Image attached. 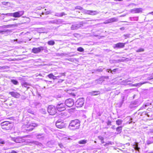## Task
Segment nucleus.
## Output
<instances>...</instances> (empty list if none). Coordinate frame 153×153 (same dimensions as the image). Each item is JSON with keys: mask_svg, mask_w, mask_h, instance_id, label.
I'll return each mask as SVG.
<instances>
[{"mask_svg": "<svg viewBox=\"0 0 153 153\" xmlns=\"http://www.w3.org/2000/svg\"><path fill=\"white\" fill-rule=\"evenodd\" d=\"M80 125V121L77 119L71 120L69 125L68 128L71 130H75L79 128Z\"/></svg>", "mask_w": 153, "mask_h": 153, "instance_id": "1", "label": "nucleus"}, {"mask_svg": "<svg viewBox=\"0 0 153 153\" xmlns=\"http://www.w3.org/2000/svg\"><path fill=\"white\" fill-rule=\"evenodd\" d=\"M38 125L35 123H32L31 124H30L28 122L26 124H24L22 127L23 128H25L26 131H32L34 128L37 127Z\"/></svg>", "mask_w": 153, "mask_h": 153, "instance_id": "2", "label": "nucleus"}, {"mask_svg": "<svg viewBox=\"0 0 153 153\" xmlns=\"http://www.w3.org/2000/svg\"><path fill=\"white\" fill-rule=\"evenodd\" d=\"M56 126L58 128H62L66 127V123L61 119H59L56 122Z\"/></svg>", "mask_w": 153, "mask_h": 153, "instance_id": "3", "label": "nucleus"}, {"mask_svg": "<svg viewBox=\"0 0 153 153\" xmlns=\"http://www.w3.org/2000/svg\"><path fill=\"white\" fill-rule=\"evenodd\" d=\"M2 128L6 130L10 129L12 127V124L8 121H4L1 124Z\"/></svg>", "mask_w": 153, "mask_h": 153, "instance_id": "4", "label": "nucleus"}, {"mask_svg": "<svg viewBox=\"0 0 153 153\" xmlns=\"http://www.w3.org/2000/svg\"><path fill=\"white\" fill-rule=\"evenodd\" d=\"M56 108L53 105H49L47 108V111L51 115H54L56 113Z\"/></svg>", "mask_w": 153, "mask_h": 153, "instance_id": "5", "label": "nucleus"}, {"mask_svg": "<svg viewBox=\"0 0 153 153\" xmlns=\"http://www.w3.org/2000/svg\"><path fill=\"white\" fill-rule=\"evenodd\" d=\"M56 108L57 110L62 111L65 110V103H61L59 102L56 105Z\"/></svg>", "mask_w": 153, "mask_h": 153, "instance_id": "6", "label": "nucleus"}, {"mask_svg": "<svg viewBox=\"0 0 153 153\" xmlns=\"http://www.w3.org/2000/svg\"><path fill=\"white\" fill-rule=\"evenodd\" d=\"M84 101V99L83 98L79 99L76 101L75 105L77 107H81L83 105Z\"/></svg>", "mask_w": 153, "mask_h": 153, "instance_id": "7", "label": "nucleus"}, {"mask_svg": "<svg viewBox=\"0 0 153 153\" xmlns=\"http://www.w3.org/2000/svg\"><path fill=\"white\" fill-rule=\"evenodd\" d=\"M65 105L68 107H70L74 105V101L73 99L69 98L65 100Z\"/></svg>", "mask_w": 153, "mask_h": 153, "instance_id": "8", "label": "nucleus"}, {"mask_svg": "<svg viewBox=\"0 0 153 153\" xmlns=\"http://www.w3.org/2000/svg\"><path fill=\"white\" fill-rule=\"evenodd\" d=\"M63 21L62 19H54V20L48 21L49 24H53L59 25L63 23Z\"/></svg>", "mask_w": 153, "mask_h": 153, "instance_id": "9", "label": "nucleus"}, {"mask_svg": "<svg viewBox=\"0 0 153 153\" xmlns=\"http://www.w3.org/2000/svg\"><path fill=\"white\" fill-rule=\"evenodd\" d=\"M24 13V10L19 11L13 13V17L15 18H19L22 16Z\"/></svg>", "mask_w": 153, "mask_h": 153, "instance_id": "10", "label": "nucleus"}, {"mask_svg": "<svg viewBox=\"0 0 153 153\" xmlns=\"http://www.w3.org/2000/svg\"><path fill=\"white\" fill-rule=\"evenodd\" d=\"M44 50V47L42 46H40L37 48H33L32 51V52L34 53H37L41 51H43Z\"/></svg>", "mask_w": 153, "mask_h": 153, "instance_id": "11", "label": "nucleus"}, {"mask_svg": "<svg viewBox=\"0 0 153 153\" xmlns=\"http://www.w3.org/2000/svg\"><path fill=\"white\" fill-rule=\"evenodd\" d=\"M126 44V43H122V42H119L118 43L115 44L114 45V48H123L125 45Z\"/></svg>", "mask_w": 153, "mask_h": 153, "instance_id": "12", "label": "nucleus"}, {"mask_svg": "<svg viewBox=\"0 0 153 153\" xmlns=\"http://www.w3.org/2000/svg\"><path fill=\"white\" fill-rule=\"evenodd\" d=\"M34 136L37 139H39L40 140H42L45 138L44 134L43 133H36L34 134Z\"/></svg>", "mask_w": 153, "mask_h": 153, "instance_id": "13", "label": "nucleus"}, {"mask_svg": "<svg viewBox=\"0 0 153 153\" xmlns=\"http://www.w3.org/2000/svg\"><path fill=\"white\" fill-rule=\"evenodd\" d=\"M140 105L139 102L138 101L136 100L132 102L130 105V107L131 108H135Z\"/></svg>", "mask_w": 153, "mask_h": 153, "instance_id": "14", "label": "nucleus"}, {"mask_svg": "<svg viewBox=\"0 0 153 153\" xmlns=\"http://www.w3.org/2000/svg\"><path fill=\"white\" fill-rule=\"evenodd\" d=\"M82 25L79 23H77L72 25L71 27V28L73 30H76L81 27Z\"/></svg>", "mask_w": 153, "mask_h": 153, "instance_id": "15", "label": "nucleus"}, {"mask_svg": "<svg viewBox=\"0 0 153 153\" xmlns=\"http://www.w3.org/2000/svg\"><path fill=\"white\" fill-rule=\"evenodd\" d=\"M9 94H10L12 97L16 98H18L20 96V94L16 92H10Z\"/></svg>", "mask_w": 153, "mask_h": 153, "instance_id": "16", "label": "nucleus"}, {"mask_svg": "<svg viewBox=\"0 0 153 153\" xmlns=\"http://www.w3.org/2000/svg\"><path fill=\"white\" fill-rule=\"evenodd\" d=\"M142 10V8H135L132 9L131 12L133 13H138L141 12Z\"/></svg>", "mask_w": 153, "mask_h": 153, "instance_id": "17", "label": "nucleus"}, {"mask_svg": "<svg viewBox=\"0 0 153 153\" xmlns=\"http://www.w3.org/2000/svg\"><path fill=\"white\" fill-rule=\"evenodd\" d=\"M21 85L22 87H25L27 89L29 88V86H31L30 84L25 81L22 82L21 83Z\"/></svg>", "mask_w": 153, "mask_h": 153, "instance_id": "18", "label": "nucleus"}, {"mask_svg": "<svg viewBox=\"0 0 153 153\" xmlns=\"http://www.w3.org/2000/svg\"><path fill=\"white\" fill-rule=\"evenodd\" d=\"M86 13L89 14L94 15L97 14L98 13L96 11L87 10Z\"/></svg>", "mask_w": 153, "mask_h": 153, "instance_id": "19", "label": "nucleus"}, {"mask_svg": "<svg viewBox=\"0 0 153 153\" xmlns=\"http://www.w3.org/2000/svg\"><path fill=\"white\" fill-rule=\"evenodd\" d=\"M109 23H112L114 22H117L118 21L117 19L115 17L110 18L108 20Z\"/></svg>", "mask_w": 153, "mask_h": 153, "instance_id": "20", "label": "nucleus"}, {"mask_svg": "<svg viewBox=\"0 0 153 153\" xmlns=\"http://www.w3.org/2000/svg\"><path fill=\"white\" fill-rule=\"evenodd\" d=\"M122 128L123 126H118L116 128V130L117 132V134H120L122 132Z\"/></svg>", "mask_w": 153, "mask_h": 153, "instance_id": "21", "label": "nucleus"}, {"mask_svg": "<svg viewBox=\"0 0 153 153\" xmlns=\"http://www.w3.org/2000/svg\"><path fill=\"white\" fill-rule=\"evenodd\" d=\"M90 94L93 95H97L100 94V92L98 91H93L90 92Z\"/></svg>", "mask_w": 153, "mask_h": 153, "instance_id": "22", "label": "nucleus"}, {"mask_svg": "<svg viewBox=\"0 0 153 153\" xmlns=\"http://www.w3.org/2000/svg\"><path fill=\"white\" fill-rule=\"evenodd\" d=\"M11 82L14 85H19V82L17 80L14 79H11L10 80Z\"/></svg>", "mask_w": 153, "mask_h": 153, "instance_id": "23", "label": "nucleus"}, {"mask_svg": "<svg viewBox=\"0 0 153 153\" xmlns=\"http://www.w3.org/2000/svg\"><path fill=\"white\" fill-rule=\"evenodd\" d=\"M146 143L148 145H149L150 144L153 143V140L151 138V137L149 138V140H148L146 142Z\"/></svg>", "mask_w": 153, "mask_h": 153, "instance_id": "24", "label": "nucleus"}, {"mask_svg": "<svg viewBox=\"0 0 153 153\" xmlns=\"http://www.w3.org/2000/svg\"><path fill=\"white\" fill-rule=\"evenodd\" d=\"M31 143H33L38 145H39L40 146H41L42 145V144L37 141H33L30 142Z\"/></svg>", "mask_w": 153, "mask_h": 153, "instance_id": "25", "label": "nucleus"}, {"mask_svg": "<svg viewBox=\"0 0 153 153\" xmlns=\"http://www.w3.org/2000/svg\"><path fill=\"white\" fill-rule=\"evenodd\" d=\"M123 121L121 119H118L116 121V124L117 125H121Z\"/></svg>", "mask_w": 153, "mask_h": 153, "instance_id": "26", "label": "nucleus"}, {"mask_svg": "<svg viewBox=\"0 0 153 153\" xmlns=\"http://www.w3.org/2000/svg\"><path fill=\"white\" fill-rule=\"evenodd\" d=\"M47 43L49 45L52 46L55 44V42L53 40H50L48 41L47 42Z\"/></svg>", "mask_w": 153, "mask_h": 153, "instance_id": "27", "label": "nucleus"}, {"mask_svg": "<svg viewBox=\"0 0 153 153\" xmlns=\"http://www.w3.org/2000/svg\"><path fill=\"white\" fill-rule=\"evenodd\" d=\"M127 120H129L127 122V123L128 124H130L132 122V118L130 117H128L126 118Z\"/></svg>", "mask_w": 153, "mask_h": 153, "instance_id": "28", "label": "nucleus"}, {"mask_svg": "<svg viewBox=\"0 0 153 153\" xmlns=\"http://www.w3.org/2000/svg\"><path fill=\"white\" fill-rule=\"evenodd\" d=\"M6 25L7 28L15 27L17 26V25Z\"/></svg>", "mask_w": 153, "mask_h": 153, "instance_id": "29", "label": "nucleus"}, {"mask_svg": "<svg viewBox=\"0 0 153 153\" xmlns=\"http://www.w3.org/2000/svg\"><path fill=\"white\" fill-rule=\"evenodd\" d=\"M122 100L121 102V103L122 104L124 101L127 99V97H125L124 95H122Z\"/></svg>", "mask_w": 153, "mask_h": 153, "instance_id": "30", "label": "nucleus"}, {"mask_svg": "<svg viewBox=\"0 0 153 153\" xmlns=\"http://www.w3.org/2000/svg\"><path fill=\"white\" fill-rule=\"evenodd\" d=\"M40 112L42 114H45L46 113V111L45 109L42 108L40 110Z\"/></svg>", "mask_w": 153, "mask_h": 153, "instance_id": "31", "label": "nucleus"}, {"mask_svg": "<svg viewBox=\"0 0 153 153\" xmlns=\"http://www.w3.org/2000/svg\"><path fill=\"white\" fill-rule=\"evenodd\" d=\"M136 52H143L144 51V48H140L136 50Z\"/></svg>", "mask_w": 153, "mask_h": 153, "instance_id": "32", "label": "nucleus"}, {"mask_svg": "<svg viewBox=\"0 0 153 153\" xmlns=\"http://www.w3.org/2000/svg\"><path fill=\"white\" fill-rule=\"evenodd\" d=\"M78 143L80 144H84L86 143V141L85 140H81L79 141Z\"/></svg>", "mask_w": 153, "mask_h": 153, "instance_id": "33", "label": "nucleus"}, {"mask_svg": "<svg viewBox=\"0 0 153 153\" xmlns=\"http://www.w3.org/2000/svg\"><path fill=\"white\" fill-rule=\"evenodd\" d=\"M26 110L29 113L33 114L34 113V111L32 110L31 109H26Z\"/></svg>", "mask_w": 153, "mask_h": 153, "instance_id": "34", "label": "nucleus"}, {"mask_svg": "<svg viewBox=\"0 0 153 153\" xmlns=\"http://www.w3.org/2000/svg\"><path fill=\"white\" fill-rule=\"evenodd\" d=\"M2 4L5 5L7 6H10V4L8 2L3 1L2 2Z\"/></svg>", "mask_w": 153, "mask_h": 153, "instance_id": "35", "label": "nucleus"}, {"mask_svg": "<svg viewBox=\"0 0 153 153\" xmlns=\"http://www.w3.org/2000/svg\"><path fill=\"white\" fill-rule=\"evenodd\" d=\"M35 105L36 108H39L41 106V104L38 102H36L35 103Z\"/></svg>", "mask_w": 153, "mask_h": 153, "instance_id": "36", "label": "nucleus"}, {"mask_svg": "<svg viewBox=\"0 0 153 153\" xmlns=\"http://www.w3.org/2000/svg\"><path fill=\"white\" fill-rule=\"evenodd\" d=\"M47 76L49 78H50V79H52L53 78V77H54V75L52 73H51V74L48 75Z\"/></svg>", "mask_w": 153, "mask_h": 153, "instance_id": "37", "label": "nucleus"}, {"mask_svg": "<svg viewBox=\"0 0 153 153\" xmlns=\"http://www.w3.org/2000/svg\"><path fill=\"white\" fill-rule=\"evenodd\" d=\"M13 13H7L6 14L2 13L1 15H5L7 16H13Z\"/></svg>", "mask_w": 153, "mask_h": 153, "instance_id": "38", "label": "nucleus"}, {"mask_svg": "<svg viewBox=\"0 0 153 153\" xmlns=\"http://www.w3.org/2000/svg\"><path fill=\"white\" fill-rule=\"evenodd\" d=\"M77 51H78L82 52L84 51V49L82 47H79L77 48Z\"/></svg>", "mask_w": 153, "mask_h": 153, "instance_id": "39", "label": "nucleus"}, {"mask_svg": "<svg viewBox=\"0 0 153 153\" xmlns=\"http://www.w3.org/2000/svg\"><path fill=\"white\" fill-rule=\"evenodd\" d=\"M63 96L61 94H56L55 95V97L57 99L61 98L63 97Z\"/></svg>", "mask_w": 153, "mask_h": 153, "instance_id": "40", "label": "nucleus"}, {"mask_svg": "<svg viewBox=\"0 0 153 153\" xmlns=\"http://www.w3.org/2000/svg\"><path fill=\"white\" fill-rule=\"evenodd\" d=\"M21 139L19 138H16L15 139L14 141L17 143H20L21 141Z\"/></svg>", "mask_w": 153, "mask_h": 153, "instance_id": "41", "label": "nucleus"}, {"mask_svg": "<svg viewBox=\"0 0 153 153\" xmlns=\"http://www.w3.org/2000/svg\"><path fill=\"white\" fill-rule=\"evenodd\" d=\"M11 31L10 30H9L8 29L7 30H0V33H2L3 32H5L7 31Z\"/></svg>", "mask_w": 153, "mask_h": 153, "instance_id": "42", "label": "nucleus"}, {"mask_svg": "<svg viewBox=\"0 0 153 153\" xmlns=\"http://www.w3.org/2000/svg\"><path fill=\"white\" fill-rule=\"evenodd\" d=\"M5 141L1 139L0 138V144H4L5 143Z\"/></svg>", "mask_w": 153, "mask_h": 153, "instance_id": "43", "label": "nucleus"}, {"mask_svg": "<svg viewBox=\"0 0 153 153\" xmlns=\"http://www.w3.org/2000/svg\"><path fill=\"white\" fill-rule=\"evenodd\" d=\"M67 60L70 61L71 62H74L75 60H76L75 58H69L67 59Z\"/></svg>", "mask_w": 153, "mask_h": 153, "instance_id": "44", "label": "nucleus"}, {"mask_svg": "<svg viewBox=\"0 0 153 153\" xmlns=\"http://www.w3.org/2000/svg\"><path fill=\"white\" fill-rule=\"evenodd\" d=\"M125 37V39H127V38L129 37L130 34H124L123 35Z\"/></svg>", "mask_w": 153, "mask_h": 153, "instance_id": "45", "label": "nucleus"}, {"mask_svg": "<svg viewBox=\"0 0 153 153\" xmlns=\"http://www.w3.org/2000/svg\"><path fill=\"white\" fill-rule=\"evenodd\" d=\"M76 9H79V10H82L83 9L82 7L80 6H77L76 7Z\"/></svg>", "mask_w": 153, "mask_h": 153, "instance_id": "46", "label": "nucleus"}, {"mask_svg": "<svg viewBox=\"0 0 153 153\" xmlns=\"http://www.w3.org/2000/svg\"><path fill=\"white\" fill-rule=\"evenodd\" d=\"M55 16H57L58 17H61L60 13H56L55 14Z\"/></svg>", "mask_w": 153, "mask_h": 153, "instance_id": "47", "label": "nucleus"}, {"mask_svg": "<svg viewBox=\"0 0 153 153\" xmlns=\"http://www.w3.org/2000/svg\"><path fill=\"white\" fill-rule=\"evenodd\" d=\"M102 69L101 68H98L97 69L96 71H98V72H102Z\"/></svg>", "mask_w": 153, "mask_h": 153, "instance_id": "48", "label": "nucleus"}, {"mask_svg": "<svg viewBox=\"0 0 153 153\" xmlns=\"http://www.w3.org/2000/svg\"><path fill=\"white\" fill-rule=\"evenodd\" d=\"M60 17H62L63 16L65 15L66 14L64 12H62L60 13Z\"/></svg>", "mask_w": 153, "mask_h": 153, "instance_id": "49", "label": "nucleus"}, {"mask_svg": "<svg viewBox=\"0 0 153 153\" xmlns=\"http://www.w3.org/2000/svg\"><path fill=\"white\" fill-rule=\"evenodd\" d=\"M111 122L110 120H108V122L107 123V125L108 126L111 125Z\"/></svg>", "mask_w": 153, "mask_h": 153, "instance_id": "50", "label": "nucleus"}, {"mask_svg": "<svg viewBox=\"0 0 153 153\" xmlns=\"http://www.w3.org/2000/svg\"><path fill=\"white\" fill-rule=\"evenodd\" d=\"M58 145L61 148H62L63 147V145L61 143H59L58 144Z\"/></svg>", "mask_w": 153, "mask_h": 153, "instance_id": "51", "label": "nucleus"}, {"mask_svg": "<svg viewBox=\"0 0 153 153\" xmlns=\"http://www.w3.org/2000/svg\"><path fill=\"white\" fill-rule=\"evenodd\" d=\"M65 76V75L64 73H62L60 74V75L58 76H59V78L60 77L62 76Z\"/></svg>", "mask_w": 153, "mask_h": 153, "instance_id": "52", "label": "nucleus"}, {"mask_svg": "<svg viewBox=\"0 0 153 153\" xmlns=\"http://www.w3.org/2000/svg\"><path fill=\"white\" fill-rule=\"evenodd\" d=\"M109 22H108V20H106V21L104 22H103V23H102V24H109Z\"/></svg>", "mask_w": 153, "mask_h": 153, "instance_id": "53", "label": "nucleus"}, {"mask_svg": "<svg viewBox=\"0 0 153 153\" xmlns=\"http://www.w3.org/2000/svg\"><path fill=\"white\" fill-rule=\"evenodd\" d=\"M98 138H99V139L100 140H101V141L103 140H104V138L103 137H102L101 136H99L98 137Z\"/></svg>", "mask_w": 153, "mask_h": 153, "instance_id": "54", "label": "nucleus"}, {"mask_svg": "<svg viewBox=\"0 0 153 153\" xmlns=\"http://www.w3.org/2000/svg\"><path fill=\"white\" fill-rule=\"evenodd\" d=\"M54 77L53 78V79L54 80L57 79L58 78H59V76H55L54 75Z\"/></svg>", "mask_w": 153, "mask_h": 153, "instance_id": "55", "label": "nucleus"}, {"mask_svg": "<svg viewBox=\"0 0 153 153\" xmlns=\"http://www.w3.org/2000/svg\"><path fill=\"white\" fill-rule=\"evenodd\" d=\"M143 113L145 115H146L148 117H149V114H148L146 111L143 112Z\"/></svg>", "mask_w": 153, "mask_h": 153, "instance_id": "56", "label": "nucleus"}, {"mask_svg": "<svg viewBox=\"0 0 153 153\" xmlns=\"http://www.w3.org/2000/svg\"><path fill=\"white\" fill-rule=\"evenodd\" d=\"M117 69H114L113 70H111V72L113 74L112 72H115L116 71Z\"/></svg>", "mask_w": 153, "mask_h": 153, "instance_id": "57", "label": "nucleus"}, {"mask_svg": "<svg viewBox=\"0 0 153 153\" xmlns=\"http://www.w3.org/2000/svg\"><path fill=\"white\" fill-rule=\"evenodd\" d=\"M50 13V11H47L45 12V14L46 15H47L48 14H49Z\"/></svg>", "mask_w": 153, "mask_h": 153, "instance_id": "58", "label": "nucleus"}, {"mask_svg": "<svg viewBox=\"0 0 153 153\" xmlns=\"http://www.w3.org/2000/svg\"><path fill=\"white\" fill-rule=\"evenodd\" d=\"M6 68L5 66L1 67L0 66V70L4 69Z\"/></svg>", "mask_w": 153, "mask_h": 153, "instance_id": "59", "label": "nucleus"}, {"mask_svg": "<svg viewBox=\"0 0 153 153\" xmlns=\"http://www.w3.org/2000/svg\"><path fill=\"white\" fill-rule=\"evenodd\" d=\"M145 83V82L143 83H137V84H138V86H140L141 85L143 84L144 83Z\"/></svg>", "mask_w": 153, "mask_h": 153, "instance_id": "60", "label": "nucleus"}, {"mask_svg": "<svg viewBox=\"0 0 153 153\" xmlns=\"http://www.w3.org/2000/svg\"><path fill=\"white\" fill-rule=\"evenodd\" d=\"M106 71L107 72L109 73L110 71V72H111V69H108L106 70Z\"/></svg>", "mask_w": 153, "mask_h": 153, "instance_id": "61", "label": "nucleus"}, {"mask_svg": "<svg viewBox=\"0 0 153 153\" xmlns=\"http://www.w3.org/2000/svg\"><path fill=\"white\" fill-rule=\"evenodd\" d=\"M11 153H17V152L16 151L13 150L11 152Z\"/></svg>", "mask_w": 153, "mask_h": 153, "instance_id": "62", "label": "nucleus"}, {"mask_svg": "<svg viewBox=\"0 0 153 153\" xmlns=\"http://www.w3.org/2000/svg\"><path fill=\"white\" fill-rule=\"evenodd\" d=\"M111 128H112V129H114L115 128V126H114V125L113 126L111 127Z\"/></svg>", "mask_w": 153, "mask_h": 153, "instance_id": "63", "label": "nucleus"}, {"mask_svg": "<svg viewBox=\"0 0 153 153\" xmlns=\"http://www.w3.org/2000/svg\"><path fill=\"white\" fill-rule=\"evenodd\" d=\"M133 86H136V87L138 86V84H137V83L133 85Z\"/></svg>", "mask_w": 153, "mask_h": 153, "instance_id": "64", "label": "nucleus"}]
</instances>
